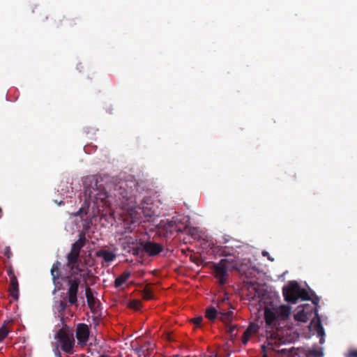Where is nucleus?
Instances as JSON below:
<instances>
[{"label":"nucleus","mask_w":357,"mask_h":357,"mask_svg":"<svg viewBox=\"0 0 357 357\" xmlns=\"http://www.w3.org/2000/svg\"><path fill=\"white\" fill-rule=\"evenodd\" d=\"M294 319L298 321L307 322L309 319L308 313L304 310H300L294 314Z\"/></svg>","instance_id":"25"},{"label":"nucleus","mask_w":357,"mask_h":357,"mask_svg":"<svg viewBox=\"0 0 357 357\" xmlns=\"http://www.w3.org/2000/svg\"><path fill=\"white\" fill-rule=\"evenodd\" d=\"M129 307L134 310H139L142 307V303L138 300H132L129 303Z\"/></svg>","instance_id":"29"},{"label":"nucleus","mask_w":357,"mask_h":357,"mask_svg":"<svg viewBox=\"0 0 357 357\" xmlns=\"http://www.w3.org/2000/svg\"><path fill=\"white\" fill-rule=\"evenodd\" d=\"M55 339L63 351L68 354L74 353L75 339L73 333L63 328L57 331Z\"/></svg>","instance_id":"5"},{"label":"nucleus","mask_w":357,"mask_h":357,"mask_svg":"<svg viewBox=\"0 0 357 357\" xmlns=\"http://www.w3.org/2000/svg\"><path fill=\"white\" fill-rule=\"evenodd\" d=\"M131 273L130 271H124L119 276H118L114 281V287L116 288L120 287L123 285L130 277Z\"/></svg>","instance_id":"21"},{"label":"nucleus","mask_w":357,"mask_h":357,"mask_svg":"<svg viewBox=\"0 0 357 357\" xmlns=\"http://www.w3.org/2000/svg\"><path fill=\"white\" fill-rule=\"evenodd\" d=\"M4 255L8 259H10L11 257L13 254L10 247H6V248L4 249Z\"/></svg>","instance_id":"34"},{"label":"nucleus","mask_w":357,"mask_h":357,"mask_svg":"<svg viewBox=\"0 0 357 357\" xmlns=\"http://www.w3.org/2000/svg\"><path fill=\"white\" fill-rule=\"evenodd\" d=\"M136 243L137 242L132 237H126L122 242V249L129 253V250H131L132 247H134Z\"/></svg>","instance_id":"22"},{"label":"nucleus","mask_w":357,"mask_h":357,"mask_svg":"<svg viewBox=\"0 0 357 357\" xmlns=\"http://www.w3.org/2000/svg\"><path fill=\"white\" fill-rule=\"evenodd\" d=\"M91 176L87 178V181H86V183H88V181L90 182V180L89 179Z\"/></svg>","instance_id":"40"},{"label":"nucleus","mask_w":357,"mask_h":357,"mask_svg":"<svg viewBox=\"0 0 357 357\" xmlns=\"http://www.w3.org/2000/svg\"><path fill=\"white\" fill-rule=\"evenodd\" d=\"M56 310L59 313L60 316L62 317H63V312L68 307V303L65 301H59L56 303Z\"/></svg>","instance_id":"26"},{"label":"nucleus","mask_w":357,"mask_h":357,"mask_svg":"<svg viewBox=\"0 0 357 357\" xmlns=\"http://www.w3.org/2000/svg\"><path fill=\"white\" fill-rule=\"evenodd\" d=\"M7 273L10 278L9 294L13 299L17 300L19 298V284L17 277L11 268L7 271Z\"/></svg>","instance_id":"11"},{"label":"nucleus","mask_w":357,"mask_h":357,"mask_svg":"<svg viewBox=\"0 0 357 357\" xmlns=\"http://www.w3.org/2000/svg\"><path fill=\"white\" fill-rule=\"evenodd\" d=\"M83 214H86V212L84 210V208H81L77 213H75V216H82Z\"/></svg>","instance_id":"36"},{"label":"nucleus","mask_w":357,"mask_h":357,"mask_svg":"<svg viewBox=\"0 0 357 357\" xmlns=\"http://www.w3.org/2000/svg\"><path fill=\"white\" fill-rule=\"evenodd\" d=\"M114 191V195L116 198V205L126 208L134 207V204H132L134 199L130 192L122 186L116 188Z\"/></svg>","instance_id":"6"},{"label":"nucleus","mask_w":357,"mask_h":357,"mask_svg":"<svg viewBox=\"0 0 357 357\" xmlns=\"http://www.w3.org/2000/svg\"><path fill=\"white\" fill-rule=\"evenodd\" d=\"M55 355L58 357H62L58 347L55 349Z\"/></svg>","instance_id":"39"},{"label":"nucleus","mask_w":357,"mask_h":357,"mask_svg":"<svg viewBox=\"0 0 357 357\" xmlns=\"http://www.w3.org/2000/svg\"><path fill=\"white\" fill-rule=\"evenodd\" d=\"M311 324L313 325V328L316 331L317 335L321 337L320 343H322L321 340L323 337L325 335V332L317 309L315 310V319L312 321Z\"/></svg>","instance_id":"15"},{"label":"nucleus","mask_w":357,"mask_h":357,"mask_svg":"<svg viewBox=\"0 0 357 357\" xmlns=\"http://www.w3.org/2000/svg\"><path fill=\"white\" fill-rule=\"evenodd\" d=\"M227 331L230 334L231 337L236 335V326H227Z\"/></svg>","instance_id":"31"},{"label":"nucleus","mask_w":357,"mask_h":357,"mask_svg":"<svg viewBox=\"0 0 357 357\" xmlns=\"http://www.w3.org/2000/svg\"><path fill=\"white\" fill-rule=\"evenodd\" d=\"M144 252L142 241L140 242L139 245L137 243L134 247H132L131 250H129V253L135 256H143Z\"/></svg>","instance_id":"24"},{"label":"nucleus","mask_w":357,"mask_h":357,"mask_svg":"<svg viewBox=\"0 0 357 357\" xmlns=\"http://www.w3.org/2000/svg\"><path fill=\"white\" fill-rule=\"evenodd\" d=\"M131 347L138 357H148L153 351L154 344L149 341L142 342L141 340H137L131 342Z\"/></svg>","instance_id":"7"},{"label":"nucleus","mask_w":357,"mask_h":357,"mask_svg":"<svg viewBox=\"0 0 357 357\" xmlns=\"http://www.w3.org/2000/svg\"><path fill=\"white\" fill-rule=\"evenodd\" d=\"M85 294L88 305L89 306L90 308L93 307L96 303V299L94 298L93 292L90 287L86 288Z\"/></svg>","instance_id":"23"},{"label":"nucleus","mask_w":357,"mask_h":357,"mask_svg":"<svg viewBox=\"0 0 357 357\" xmlns=\"http://www.w3.org/2000/svg\"><path fill=\"white\" fill-rule=\"evenodd\" d=\"M275 310L277 312L279 319L284 320L289 317L291 312V307L287 305H283L280 306Z\"/></svg>","instance_id":"20"},{"label":"nucleus","mask_w":357,"mask_h":357,"mask_svg":"<svg viewBox=\"0 0 357 357\" xmlns=\"http://www.w3.org/2000/svg\"><path fill=\"white\" fill-rule=\"evenodd\" d=\"M210 357H217V356L216 355H211V356H210Z\"/></svg>","instance_id":"41"},{"label":"nucleus","mask_w":357,"mask_h":357,"mask_svg":"<svg viewBox=\"0 0 357 357\" xmlns=\"http://www.w3.org/2000/svg\"><path fill=\"white\" fill-rule=\"evenodd\" d=\"M86 241L85 234L83 233L80 234L78 240L73 243L70 251L66 257L67 263L66 266L72 271L67 281L68 288L66 296V298L70 305H75L77 303V293L80 279L75 275L83 271L81 268L80 251L85 245Z\"/></svg>","instance_id":"2"},{"label":"nucleus","mask_w":357,"mask_h":357,"mask_svg":"<svg viewBox=\"0 0 357 357\" xmlns=\"http://www.w3.org/2000/svg\"><path fill=\"white\" fill-rule=\"evenodd\" d=\"M298 299L301 298L303 301H312V303L318 305L319 298L314 294L313 291L309 292L305 289H301L299 287Z\"/></svg>","instance_id":"14"},{"label":"nucleus","mask_w":357,"mask_h":357,"mask_svg":"<svg viewBox=\"0 0 357 357\" xmlns=\"http://www.w3.org/2000/svg\"><path fill=\"white\" fill-rule=\"evenodd\" d=\"M262 357H268V356L266 354H264Z\"/></svg>","instance_id":"42"},{"label":"nucleus","mask_w":357,"mask_h":357,"mask_svg":"<svg viewBox=\"0 0 357 357\" xmlns=\"http://www.w3.org/2000/svg\"><path fill=\"white\" fill-rule=\"evenodd\" d=\"M143 298L145 300H151L153 298V294L149 289H144L142 294Z\"/></svg>","instance_id":"30"},{"label":"nucleus","mask_w":357,"mask_h":357,"mask_svg":"<svg viewBox=\"0 0 357 357\" xmlns=\"http://www.w3.org/2000/svg\"><path fill=\"white\" fill-rule=\"evenodd\" d=\"M250 337L251 336H250L249 334H247V335H246V333L244 332L243 337H242L243 344L245 345L248 343V340H250Z\"/></svg>","instance_id":"33"},{"label":"nucleus","mask_w":357,"mask_h":357,"mask_svg":"<svg viewBox=\"0 0 357 357\" xmlns=\"http://www.w3.org/2000/svg\"><path fill=\"white\" fill-rule=\"evenodd\" d=\"M86 241L85 234L83 233L80 234L78 240L73 243L70 251L66 257L67 263L66 266L72 271L67 281L68 288L66 296V298L70 305H75L77 303V293L80 279L75 275L83 271L81 268L80 251L85 245Z\"/></svg>","instance_id":"1"},{"label":"nucleus","mask_w":357,"mask_h":357,"mask_svg":"<svg viewBox=\"0 0 357 357\" xmlns=\"http://www.w3.org/2000/svg\"><path fill=\"white\" fill-rule=\"evenodd\" d=\"M229 266L232 269H238L236 255L231 259H222L218 264L214 265L215 277L218 280L220 285H224L226 283Z\"/></svg>","instance_id":"4"},{"label":"nucleus","mask_w":357,"mask_h":357,"mask_svg":"<svg viewBox=\"0 0 357 357\" xmlns=\"http://www.w3.org/2000/svg\"><path fill=\"white\" fill-rule=\"evenodd\" d=\"M144 252L151 257L159 255L163 250V246L153 241H142Z\"/></svg>","instance_id":"12"},{"label":"nucleus","mask_w":357,"mask_h":357,"mask_svg":"<svg viewBox=\"0 0 357 357\" xmlns=\"http://www.w3.org/2000/svg\"><path fill=\"white\" fill-rule=\"evenodd\" d=\"M229 241V236H224V237L222 238V243H228Z\"/></svg>","instance_id":"38"},{"label":"nucleus","mask_w":357,"mask_h":357,"mask_svg":"<svg viewBox=\"0 0 357 357\" xmlns=\"http://www.w3.org/2000/svg\"><path fill=\"white\" fill-rule=\"evenodd\" d=\"M299 284L297 282H290L283 287L282 294L284 300L289 303H296L298 300Z\"/></svg>","instance_id":"8"},{"label":"nucleus","mask_w":357,"mask_h":357,"mask_svg":"<svg viewBox=\"0 0 357 357\" xmlns=\"http://www.w3.org/2000/svg\"><path fill=\"white\" fill-rule=\"evenodd\" d=\"M346 357H357V350L350 351Z\"/></svg>","instance_id":"35"},{"label":"nucleus","mask_w":357,"mask_h":357,"mask_svg":"<svg viewBox=\"0 0 357 357\" xmlns=\"http://www.w3.org/2000/svg\"><path fill=\"white\" fill-rule=\"evenodd\" d=\"M202 320H203L202 317H198L194 318L192 321L196 326H200Z\"/></svg>","instance_id":"32"},{"label":"nucleus","mask_w":357,"mask_h":357,"mask_svg":"<svg viewBox=\"0 0 357 357\" xmlns=\"http://www.w3.org/2000/svg\"><path fill=\"white\" fill-rule=\"evenodd\" d=\"M264 318L267 325H271L279 319L276 310L266 308L264 312Z\"/></svg>","instance_id":"19"},{"label":"nucleus","mask_w":357,"mask_h":357,"mask_svg":"<svg viewBox=\"0 0 357 357\" xmlns=\"http://www.w3.org/2000/svg\"><path fill=\"white\" fill-rule=\"evenodd\" d=\"M98 257H101L106 262H112L116 259V255L107 250H99L96 253Z\"/></svg>","instance_id":"18"},{"label":"nucleus","mask_w":357,"mask_h":357,"mask_svg":"<svg viewBox=\"0 0 357 357\" xmlns=\"http://www.w3.org/2000/svg\"><path fill=\"white\" fill-rule=\"evenodd\" d=\"M89 179L90 180V186L85 187L86 196L96 204L100 202L105 205H110L112 204V196L108 194L105 187L100 183L102 178L97 176H91Z\"/></svg>","instance_id":"3"},{"label":"nucleus","mask_w":357,"mask_h":357,"mask_svg":"<svg viewBox=\"0 0 357 357\" xmlns=\"http://www.w3.org/2000/svg\"><path fill=\"white\" fill-rule=\"evenodd\" d=\"M212 248L214 252L222 257H234L237 252L236 248L233 246L214 245Z\"/></svg>","instance_id":"13"},{"label":"nucleus","mask_w":357,"mask_h":357,"mask_svg":"<svg viewBox=\"0 0 357 357\" xmlns=\"http://www.w3.org/2000/svg\"><path fill=\"white\" fill-rule=\"evenodd\" d=\"M9 333V329L8 328L6 324H4L0 328V342L6 338Z\"/></svg>","instance_id":"28"},{"label":"nucleus","mask_w":357,"mask_h":357,"mask_svg":"<svg viewBox=\"0 0 357 357\" xmlns=\"http://www.w3.org/2000/svg\"><path fill=\"white\" fill-rule=\"evenodd\" d=\"M60 267H61V262L59 261H56L52 264V268H51V275L52 277L53 283L55 285V289H59V288L57 287V284L59 283L57 282V280L61 277V272H60Z\"/></svg>","instance_id":"17"},{"label":"nucleus","mask_w":357,"mask_h":357,"mask_svg":"<svg viewBox=\"0 0 357 357\" xmlns=\"http://www.w3.org/2000/svg\"><path fill=\"white\" fill-rule=\"evenodd\" d=\"M75 335L78 344L81 346H85L90 335L89 326L84 323L79 324L76 328Z\"/></svg>","instance_id":"9"},{"label":"nucleus","mask_w":357,"mask_h":357,"mask_svg":"<svg viewBox=\"0 0 357 357\" xmlns=\"http://www.w3.org/2000/svg\"><path fill=\"white\" fill-rule=\"evenodd\" d=\"M262 255H263V256H266V257H268V259L270 261H273L274 260V259H273V258L271 257L268 255V253L266 251H264V252H262Z\"/></svg>","instance_id":"37"},{"label":"nucleus","mask_w":357,"mask_h":357,"mask_svg":"<svg viewBox=\"0 0 357 357\" xmlns=\"http://www.w3.org/2000/svg\"><path fill=\"white\" fill-rule=\"evenodd\" d=\"M218 315H219V318L223 321H228L231 320L233 312H218V310L214 307H209L206 310L205 317L209 320H214Z\"/></svg>","instance_id":"10"},{"label":"nucleus","mask_w":357,"mask_h":357,"mask_svg":"<svg viewBox=\"0 0 357 357\" xmlns=\"http://www.w3.org/2000/svg\"><path fill=\"white\" fill-rule=\"evenodd\" d=\"M160 225L162 230L165 232V234H164L165 236L172 234L173 232L178 230V226L174 220H167L165 222L161 221Z\"/></svg>","instance_id":"16"},{"label":"nucleus","mask_w":357,"mask_h":357,"mask_svg":"<svg viewBox=\"0 0 357 357\" xmlns=\"http://www.w3.org/2000/svg\"><path fill=\"white\" fill-rule=\"evenodd\" d=\"M259 331V326L257 324L252 323L250 324L247 329L244 331L247 334H249L250 336H252L254 334H256Z\"/></svg>","instance_id":"27"}]
</instances>
